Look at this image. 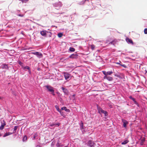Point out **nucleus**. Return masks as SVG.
<instances>
[{
  "label": "nucleus",
  "instance_id": "f257e3e1",
  "mask_svg": "<svg viewBox=\"0 0 147 147\" xmlns=\"http://www.w3.org/2000/svg\"><path fill=\"white\" fill-rule=\"evenodd\" d=\"M63 74L65 79L66 80H69L71 79V76L70 74L67 72H64Z\"/></svg>",
  "mask_w": 147,
  "mask_h": 147
},
{
  "label": "nucleus",
  "instance_id": "f03ea898",
  "mask_svg": "<svg viewBox=\"0 0 147 147\" xmlns=\"http://www.w3.org/2000/svg\"><path fill=\"white\" fill-rule=\"evenodd\" d=\"M45 87L49 91L51 92L53 95H55L54 90L53 87L48 85L46 86Z\"/></svg>",
  "mask_w": 147,
  "mask_h": 147
},
{
  "label": "nucleus",
  "instance_id": "7ed1b4c3",
  "mask_svg": "<svg viewBox=\"0 0 147 147\" xmlns=\"http://www.w3.org/2000/svg\"><path fill=\"white\" fill-rule=\"evenodd\" d=\"M97 109L98 111V112L100 113H103L105 114V116H107V112L103 110L100 107H97Z\"/></svg>",
  "mask_w": 147,
  "mask_h": 147
},
{
  "label": "nucleus",
  "instance_id": "20e7f679",
  "mask_svg": "<svg viewBox=\"0 0 147 147\" xmlns=\"http://www.w3.org/2000/svg\"><path fill=\"white\" fill-rule=\"evenodd\" d=\"M87 144L90 147H94L95 144L93 141L89 140Z\"/></svg>",
  "mask_w": 147,
  "mask_h": 147
},
{
  "label": "nucleus",
  "instance_id": "39448f33",
  "mask_svg": "<svg viewBox=\"0 0 147 147\" xmlns=\"http://www.w3.org/2000/svg\"><path fill=\"white\" fill-rule=\"evenodd\" d=\"M32 53L36 55L37 57L39 58L42 57V55L41 53L36 52H32Z\"/></svg>",
  "mask_w": 147,
  "mask_h": 147
},
{
  "label": "nucleus",
  "instance_id": "423d86ee",
  "mask_svg": "<svg viewBox=\"0 0 147 147\" xmlns=\"http://www.w3.org/2000/svg\"><path fill=\"white\" fill-rule=\"evenodd\" d=\"M102 73L105 76H108V75H111L113 73V72L112 71H108L107 72H106L105 71H103Z\"/></svg>",
  "mask_w": 147,
  "mask_h": 147
},
{
  "label": "nucleus",
  "instance_id": "0eeeda50",
  "mask_svg": "<svg viewBox=\"0 0 147 147\" xmlns=\"http://www.w3.org/2000/svg\"><path fill=\"white\" fill-rule=\"evenodd\" d=\"M122 121L123 123V126L126 128L127 127V125L128 124V122L126 120L123 119L122 120Z\"/></svg>",
  "mask_w": 147,
  "mask_h": 147
},
{
  "label": "nucleus",
  "instance_id": "6e6552de",
  "mask_svg": "<svg viewBox=\"0 0 147 147\" xmlns=\"http://www.w3.org/2000/svg\"><path fill=\"white\" fill-rule=\"evenodd\" d=\"M47 32V31L46 30H42L40 31V33L42 36H46Z\"/></svg>",
  "mask_w": 147,
  "mask_h": 147
},
{
  "label": "nucleus",
  "instance_id": "1a4fd4ad",
  "mask_svg": "<svg viewBox=\"0 0 147 147\" xmlns=\"http://www.w3.org/2000/svg\"><path fill=\"white\" fill-rule=\"evenodd\" d=\"M103 78L104 79H107L109 81H112L113 80L112 77L108 76H105Z\"/></svg>",
  "mask_w": 147,
  "mask_h": 147
},
{
  "label": "nucleus",
  "instance_id": "9d476101",
  "mask_svg": "<svg viewBox=\"0 0 147 147\" xmlns=\"http://www.w3.org/2000/svg\"><path fill=\"white\" fill-rule=\"evenodd\" d=\"M78 55L77 54H72L69 57L70 58L72 59H76L78 57Z\"/></svg>",
  "mask_w": 147,
  "mask_h": 147
},
{
  "label": "nucleus",
  "instance_id": "9b49d317",
  "mask_svg": "<svg viewBox=\"0 0 147 147\" xmlns=\"http://www.w3.org/2000/svg\"><path fill=\"white\" fill-rule=\"evenodd\" d=\"M126 40L128 44H131L132 45L134 44L132 40L129 38H127L126 39Z\"/></svg>",
  "mask_w": 147,
  "mask_h": 147
},
{
  "label": "nucleus",
  "instance_id": "f8f14e48",
  "mask_svg": "<svg viewBox=\"0 0 147 147\" xmlns=\"http://www.w3.org/2000/svg\"><path fill=\"white\" fill-rule=\"evenodd\" d=\"M61 110H65L67 112H69L70 111L69 109H67L66 107H62Z\"/></svg>",
  "mask_w": 147,
  "mask_h": 147
},
{
  "label": "nucleus",
  "instance_id": "ddd939ff",
  "mask_svg": "<svg viewBox=\"0 0 147 147\" xmlns=\"http://www.w3.org/2000/svg\"><path fill=\"white\" fill-rule=\"evenodd\" d=\"M12 134H13V133H10V132H9L6 133L4 134V135L3 136V137H5L7 136L11 135Z\"/></svg>",
  "mask_w": 147,
  "mask_h": 147
},
{
  "label": "nucleus",
  "instance_id": "4468645a",
  "mask_svg": "<svg viewBox=\"0 0 147 147\" xmlns=\"http://www.w3.org/2000/svg\"><path fill=\"white\" fill-rule=\"evenodd\" d=\"M61 89L65 94H67V89H65L63 87H62Z\"/></svg>",
  "mask_w": 147,
  "mask_h": 147
},
{
  "label": "nucleus",
  "instance_id": "2eb2a0df",
  "mask_svg": "<svg viewBox=\"0 0 147 147\" xmlns=\"http://www.w3.org/2000/svg\"><path fill=\"white\" fill-rule=\"evenodd\" d=\"M129 142L128 140H126L125 141H123L121 143L122 144H127Z\"/></svg>",
  "mask_w": 147,
  "mask_h": 147
},
{
  "label": "nucleus",
  "instance_id": "dca6fc26",
  "mask_svg": "<svg viewBox=\"0 0 147 147\" xmlns=\"http://www.w3.org/2000/svg\"><path fill=\"white\" fill-rule=\"evenodd\" d=\"M80 128L81 129H84L83 126V123L82 121L81 122V124H80Z\"/></svg>",
  "mask_w": 147,
  "mask_h": 147
},
{
  "label": "nucleus",
  "instance_id": "f3484780",
  "mask_svg": "<svg viewBox=\"0 0 147 147\" xmlns=\"http://www.w3.org/2000/svg\"><path fill=\"white\" fill-rule=\"evenodd\" d=\"M18 127V126H16L14 127V128H13V132L12 133H14L16 132V130L17 129V128Z\"/></svg>",
  "mask_w": 147,
  "mask_h": 147
},
{
  "label": "nucleus",
  "instance_id": "a211bd4d",
  "mask_svg": "<svg viewBox=\"0 0 147 147\" xmlns=\"http://www.w3.org/2000/svg\"><path fill=\"white\" fill-rule=\"evenodd\" d=\"M49 36L51 37L52 36V33L51 32H47V34Z\"/></svg>",
  "mask_w": 147,
  "mask_h": 147
},
{
  "label": "nucleus",
  "instance_id": "6ab92c4d",
  "mask_svg": "<svg viewBox=\"0 0 147 147\" xmlns=\"http://www.w3.org/2000/svg\"><path fill=\"white\" fill-rule=\"evenodd\" d=\"M24 69H28L29 71L30 70V67L28 66H26L24 67Z\"/></svg>",
  "mask_w": 147,
  "mask_h": 147
},
{
  "label": "nucleus",
  "instance_id": "aec40b11",
  "mask_svg": "<svg viewBox=\"0 0 147 147\" xmlns=\"http://www.w3.org/2000/svg\"><path fill=\"white\" fill-rule=\"evenodd\" d=\"M1 125H3L4 126L6 125V123L4 120L1 121Z\"/></svg>",
  "mask_w": 147,
  "mask_h": 147
},
{
  "label": "nucleus",
  "instance_id": "412c9836",
  "mask_svg": "<svg viewBox=\"0 0 147 147\" xmlns=\"http://www.w3.org/2000/svg\"><path fill=\"white\" fill-rule=\"evenodd\" d=\"M27 140V137L26 136H25L23 138V141L24 142L26 141Z\"/></svg>",
  "mask_w": 147,
  "mask_h": 147
},
{
  "label": "nucleus",
  "instance_id": "4be33fe9",
  "mask_svg": "<svg viewBox=\"0 0 147 147\" xmlns=\"http://www.w3.org/2000/svg\"><path fill=\"white\" fill-rule=\"evenodd\" d=\"M69 51L71 52H74L75 51V49L72 47H70L69 48Z\"/></svg>",
  "mask_w": 147,
  "mask_h": 147
},
{
  "label": "nucleus",
  "instance_id": "5701e85b",
  "mask_svg": "<svg viewBox=\"0 0 147 147\" xmlns=\"http://www.w3.org/2000/svg\"><path fill=\"white\" fill-rule=\"evenodd\" d=\"M56 109L58 111H59L60 110V109H59V107H58V106L57 105H56L55 106Z\"/></svg>",
  "mask_w": 147,
  "mask_h": 147
},
{
  "label": "nucleus",
  "instance_id": "b1692460",
  "mask_svg": "<svg viewBox=\"0 0 147 147\" xmlns=\"http://www.w3.org/2000/svg\"><path fill=\"white\" fill-rule=\"evenodd\" d=\"M63 35V34H62V33H59L58 34V37H59V38L61 37Z\"/></svg>",
  "mask_w": 147,
  "mask_h": 147
},
{
  "label": "nucleus",
  "instance_id": "393cba45",
  "mask_svg": "<svg viewBox=\"0 0 147 147\" xmlns=\"http://www.w3.org/2000/svg\"><path fill=\"white\" fill-rule=\"evenodd\" d=\"M134 103H135V104L136 105H137V106H138V107H139V104H138V103L137 102H136V100H135L134 101Z\"/></svg>",
  "mask_w": 147,
  "mask_h": 147
},
{
  "label": "nucleus",
  "instance_id": "a878e982",
  "mask_svg": "<svg viewBox=\"0 0 147 147\" xmlns=\"http://www.w3.org/2000/svg\"><path fill=\"white\" fill-rule=\"evenodd\" d=\"M129 98L130 99H131V100H132L133 101H134L135 100V99L132 97L131 96H130L129 97Z\"/></svg>",
  "mask_w": 147,
  "mask_h": 147
},
{
  "label": "nucleus",
  "instance_id": "bb28decb",
  "mask_svg": "<svg viewBox=\"0 0 147 147\" xmlns=\"http://www.w3.org/2000/svg\"><path fill=\"white\" fill-rule=\"evenodd\" d=\"M8 68L6 64H4L3 66V68H4L5 69H7Z\"/></svg>",
  "mask_w": 147,
  "mask_h": 147
},
{
  "label": "nucleus",
  "instance_id": "cd10ccee",
  "mask_svg": "<svg viewBox=\"0 0 147 147\" xmlns=\"http://www.w3.org/2000/svg\"><path fill=\"white\" fill-rule=\"evenodd\" d=\"M4 126H3L2 125H1V126H0V130H3L4 128Z\"/></svg>",
  "mask_w": 147,
  "mask_h": 147
},
{
  "label": "nucleus",
  "instance_id": "c85d7f7f",
  "mask_svg": "<svg viewBox=\"0 0 147 147\" xmlns=\"http://www.w3.org/2000/svg\"><path fill=\"white\" fill-rule=\"evenodd\" d=\"M144 32L145 34H147V28H146L144 29Z\"/></svg>",
  "mask_w": 147,
  "mask_h": 147
},
{
  "label": "nucleus",
  "instance_id": "c756f323",
  "mask_svg": "<svg viewBox=\"0 0 147 147\" xmlns=\"http://www.w3.org/2000/svg\"><path fill=\"white\" fill-rule=\"evenodd\" d=\"M91 49L92 50H93L95 48V46L93 45H91Z\"/></svg>",
  "mask_w": 147,
  "mask_h": 147
},
{
  "label": "nucleus",
  "instance_id": "7c9ffc66",
  "mask_svg": "<svg viewBox=\"0 0 147 147\" xmlns=\"http://www.w3.org/2000/svg\"><path fill=\"white\" fill-rule=\"evenodd\" d=\"M57 147H59L60 146H62V145H61L59 143H58L57 144Z\"/></svg>",
  "mask_w": 147,
  "mask_h": 147
},
{
  "label": "nucleus",
  "instance_id": "2f4dec72",
  "mask_svg": "<svg viewBox=\"0 0 147 147\" xmlns=\"http://www.w3.org/2000/svg\"><path fill=\"white\" fill-rule=\"evenodd\" d=\"M55 125H57V126H59L60 125V123H54Z\"/></svg>",
  "mask_w": 147,
  "mask_h": 147
},
{
  "label": "nucleus",
  "instance_id": "473e14b6",
  "mask_svg": "<svg viewBox=\"0 0 147 147\" xmlns=\"http://www.w3.org/2000/svg\"><path fill=\"white\" fill-rule=\"evenodd\" d=\"M145 141V139L144 138H143L141 140V142H142V143H143Z\"/></svg>",
  "mask_w": 147,
  "mask_h": 147
},
{
  "label": "nucleus",
  "instance_id": "72a5a7b5",
  "mask_svg": "<svg viewBox=\"0 0 147 147\" xmlns=\"http://www.w3.org/2000/svg\"><path fill=\"white\" fill-rule=\"evenodd\" d=\"M54 125H55L54 123H53L50 124V126L51 127H52Z\"/></svg>",
  "mask_w": 147,
  "mask_h": 147
},
{
  "label": "nucleus",
  "instance_id": "f704fd0d",
  "mask_svg": "<svg viewBox=\"0 0 147 147\" xmlns=\"http://www.w3.org/2000/svg\"><path fill=\"white\" fill-rule=\"evenodd\" d=\"M121 65V66H122L123 67H124L125 68V67H126V65H124V64H123V65H121H121Z\"/></svg>",
  "mask_w": 147,
  "mask_h": 147
},
{
  "label": "nucleus",
  "instance_id": "c9c22d12",
  "mask_svg": "<svg viewBox=\"0 0 147 147\" xmlns=\"http://www.w3.org/2000/svg\"><path fill=\"white\" fill-rule=\"evenodd\" d=\"M58 112L60 113V114L61 115H62L63 113L61 112V110H60L59 111H58Z\"/></svg>",
  "mask_w": 147,
  "mask_h": 147
},
{
  "label": "nucleus",
  "instance_id": "e433bc0d",
  "mask_svg": "<svg viewBox=\"0 0 147 147\" xmlns=\"http://www.w3.org/2000/svg\"><path fill=\"white\" fill-rule=\"evenodd\" d=\"M19 63L20 65H21L22 64V62H21V61H19Z\"/></svg>",
  "mask_w": 147,
  "mask_h": 147
},
{
  "label": "nucleus",
  "instance_id": "4c0bfd02",
  "mask_svg": "<svg viewBox=\"0 0 147 147\" xmlns=\"http://www.w3.org/2000/svg\"><path fill=\"white\" fill-rule=\"evenodd\" d=\"M36 136L35 135L34 136V138H33V139H35Z\"/></svg>",
  "mask_w": 147,
  "mask_h": 147
},
{
  "label": "nucleus",
  "instance_id": "58836bf2",
  "mask_svg": "<svg viewBox=\"0 0 147 147\" xmlns=\"http://www.w3.org/2000/svg\"><path fill=\"white\" fill-rule=\"evenodd\" d=\"M140 144L141 145H142L143 144V143H142V142H141L140 143Z\"/></svg>",
  "mask_w": 147,
  "mask_h": 147
},
{
  "label": "nucleus",
  "instance_id": "ea45409f",
  "mask_svg": "<svg viewBox=\"0 0 147 147\" xmlns=\"http://www.w3.org/2000/svg\"><path fill=\"white\" fill-rule=\"evenodd\" d=\"M19 16H21V17H22V16H23V15H19Z\"/></svg>",
  "mask_w": 147,
  "mask_h": 147
},
{
  "label": "nucleus",
  "instance_id": "a19ab883",
  "mask_svg": "<svg viewBox=\"0 0 147 147\" xmlns=\"http://www.w3.org/2000/svg\"><path fill=\"white\" fill-rule=\"evenodd\" d=\"M117 63V64H119L120 65H121V64L119 63Z\"/></svg>",
  "mask_w": 147,
  "mask_h": 147
},
{
  "label": "nucleus",
  "instance_id": "79ce46f5",
  "mask_svg": "<svg viewBox=\"0 0 147 147\" xmlns=\"http://www.w3.org/2000/svg\"><path fill=\"white\" fill-rule=\"evenodd\" d=\"M54 145V144H53V142L51 144V145Z\"/></svg>",
  "mask_w": 147,
  "mask_h": 147
},
{
  "label": "nucleus",
  "instance_id": "37998d69",
  "mask_svg": "<svg viewBox=\"0 0 147 147\" xmlns=\"http://www.w3.org/2000/svg\"><path fill=\"white\" fill-rule=\"evenodd\" d=\"M147 71H146H146H145V73H147Z\"/></svg>",
  "mask_w": 147,
  "mask_h": 147
},
{
  "label": "nucleus",
  "instance_id": "c03bdc74",
  "mask_svg": "<svg viewBox=\"0 0 147 147\" xmlns=\"http://www.w3.org/2000/svg\"><path fill=\"white\" fill-rule=\"evenodd\" d=\"M1 134L0 133V137H1Z\"/></svg>",
  "mask_w": 147,
  "mask_h": 147
},
{
  "label": "nucleus",
  "instance_id": "a18cd8bd",
  "mask_svg": "<svg viewBox=\"0 0 147 147\" xmlns=\"http://www.w3.org/2000/svg\"><path fill=\"white\" fill-rule=\"evenodd\" d=\"M1 99V97L0 96V99Z\"/></svg>",
  "mask_w": 147,
  "mask_h": 147
}]
</instances>
